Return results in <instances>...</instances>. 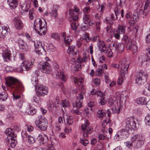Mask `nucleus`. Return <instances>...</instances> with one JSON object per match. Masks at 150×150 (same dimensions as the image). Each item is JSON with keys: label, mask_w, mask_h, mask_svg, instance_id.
<instances>
[{"label": "nucleus", "mask_w": 150, "mask_h": 150, "mask_svg": "<svg viewBox=\"0 0 150 150\" xmlns=\"http://www.w3.org/2000/svg\"><path fill=\"white\" fill-rule=\"evenodd\" d=\"M6 83L8 87L12 89L13 91L21 92L24 90L22 83L13 77H10L7 79Z\"/></svg>", "instance_id": "obj_1"}, {"label": "nucleus", "mask_w": 150, "mask_h": 150, "mask_svg": "<svg viewBox=\"0 0 150 150\" xmlns=\"http://www.w3.org/2000/svg\"><path fill=\"white\" fill-rule=\"evenodd\" d=\"M38 81L35 79L34 81H32L33 84L34 85L35 88V91L37 95L39 96L43 97L47 95L48 92L47 87L45 86L38 84Z\"/></svg>", "instance_id": "obj_2"}, {"label": "nucleus", "mask_w": 150, "mask_h": 150, "mask_svg": "<svg viewBox=\"0 0 150 150\" xmlns=\"http://www.w3.org/2000/svg\"><path fill=\"white\" fill-rule=\"evenodd\" d=\"M81 129L82 133L85 137H88L93 130V128L90 126L89 121L86 119L85 120L84 123L81 125Z\"/></svg>", "instance_id": "obj_3"}, {"label": "nucleus", "mask_w": 150, "mask_h": 150, "mask_svg": "<svg viewBox=\"0 0 150 150\" xmlns=\"http://www.w3.org/2000/svg\"><path fill=\"white\" fill-rule=\"evenodd\" d=\"M130 62L127 61L126 58H124L121 62L119 64L113 63L112 64L111 66L114 68H119L120 66L121 71V76H123L125 73H126L129 67Z\"/></svg>", "instance_id": "obj_4"}, {"label": "nucleus", "mask_w": 150, "mask_h": 150, "mask_svg": "<svg viewBox=\"0 0 150 150\" xmlns=\"http://www.w3.org/2000/svg\"><path fill=\"white\" fill-rule=\"evenodd\" d=\"M38 118L35 121L36 126L42 131H45L48 125V122L46 118L44 116L38 117Z\"/></svg>", "instance_id": "obj_5"}, {"label": "nucleus", "mask_w": 150, "mask_h": 150, "mask_svg": "<svg viewBox=\"0 0 150 150\" xmlns=\"http://www.w3.org/2000/svg\"><path fill=\"white\" fill-rule=\"evenodd\" d=\"M38 68L43 73L49 74L52 70L50 64L46 62H39L38 65Z\"/></svg>", "instance_id": "obj_6"}, {"label": "nucleus", "mask_w": 150, "mask_h": 150, "mask_svg": "<svg viewBox=\"0 0 150 150\" xmlns=\"http://www.w3.org/2000/svg\"><path fill=\"white\" fill-rule=\"evenodd\" d=\"M148 75L146 72H140L137 76L135 81L138 85H140L143 84L147 80Z\"/></svg>", "instance_id": "obj_7"}, {"label": "nucleus", "mask_w": 150, "mask_h": 150, "mask_svg": "<svg viewBox=\"0 0 150 150\" xmlns=\"http://www.w3.org/2000/svg\"><path fill=\"white\" fill-rule=\"evenodd\" d=\"M116 96L117 101H119V103H117L118 109L120 110L122 108L123 105L125 104L127 98L126 96H124L123 94H121L119 92L116 93Z\"/></svg>", "instance_id": "obj_8"}, {"label": "nucleus", "mask_w": 150, "mask_h": 150, "mask_svg": "<svg viewBox=\"0 0 150 150\" xmlns=\"http://www.w3.org/2000/svg\"><path fill=\"white\" fill-rule=\"evenodd\" d=\"M130 132H127L125 129H122L119 131L115 135V139L118 140L128 137L129 136Z\"/></svg>", "instance_id": "obj_9"}, {"label": "nucleus", "mask_w": 150, "mask_h": 150, "mask_svg": "<svg viewBox=\"0 0 150 150\" xmlns=\"http://www.w3.org/2000/svg\"><path fill=\"white\" fill-rule=\"evenodd\" d=\"M79 9L76 5L74 6V10L70 9L69 10V15L71 16V18L74 21H76L78 19L77 15L79 14Z\"/></svg>", "instance_id": "obj_10"}, {"label": "nucleus", "mask_w": 150, "mask_h": 150, "mask_svg": "<svg viewBox=\"0 0 150 150\" xmlns=\"http://www.w3.org/2000/svg\"><path fill=\"white\" fill-rule=\"evenodd\" d=\"M34 43L35 47V51L38 55H45L46 52L43 48V47L40 42H35Z\"/></svg>", "instance_id": "obj_11"}, {"label": "nucleus", "mask_w": 150, "mask_h": 150, "mask_svg": "<svg viewBox=\"0 0 150 150\" xmlns=\"http://www.w3.org/2000/svg\"><path fill=\"white\" fill-rule=\"evenodd\" d=\"M39 20V23L37 22V19H35L34 23V28L35 30H37V28H39V27H45L47 28V22L46 21L43 19H41L40 18H38Z\"/></svg>", "instance_id": "obj_12"}, {"label": "nucleus", "mask_w": 150, "mask_h": 150, "mask_svg": "<svg viewBox=\"0 0 150 150\" xmlns=\"http://www.w3.org/2000/svg\"><path fill=\"white\" fill-rule=\"evenodd\" d=\"M25 106V108H24V109L26 114L31 115H33L36 114V109L30 104L26 103Z\"/></svg>", "instance_id": "obj_13"}, {"label": "nucleus", "mask_w": 150, "mask_h": 150, "mask_svg": "<svg viewBox=\"0 0 150 150\" xmlns=\"http://www.w3.org/2000/svg\"><path fill=\"white\" fill-rule=\"evenodd\" d=\"M6 142L8 147L11 148L14 147L17 143L16 137H12L10 136L7 137Z\"/></svg>", "instance_id": "obj_14"}, {"label": "nucleus", "mask_w": 150, "mask_h": 150, "mask_svg": "<svg viewBox=\"0 0 150 150\" xmlns=\"http://www.w3.org/2000/svg\"><path fill=\"white\" fill-rule=\"evenodd\" d=\"M13 22L15 28L17 30H20L23 27V23L19 17H15L13 19Z\"/></svg>", "instance_id": "obj_15"}, {"label": "nucleus", "mask_w": 150, "mask_h": 150, "mask_svg": "<svg viewBox=\"0 0 150 150\" xmlns=\"http://www.w3.org/2000/svg\"><path fill=\"white\" fill-rule=\"evenodd\" d=\"M32 66L30 64V62L25 61L23 62L20 67V69L22 71H28L30 70Z\"/></svg>", "instance_id": "obj_16"}, {"label": "nucleus", "mask_w": 150, "mask_h": 150, "mask_svg": "<svg viewBox=\"0 0 150 150\" xmlns=\"http://www.w3.org/2000/svg\"><path fill=\"white\" fill-rule=\"evenodd\" d=\"M143 13V7H141L134 11L133 15V18L134 21H137L139 20V17Z\"/></svg>", "instance_id": "obj_17"}, {"label": "nucleus", "mask_w": 150, "mask_h": 150, "mask_svg": "<svg viewBox=\"0 0 150 150\" xmlns=\"http://www.w3.org/2000/svg\"><path fill=\"white\" fill-rule=\"evenodd\" d=\"M144 140L145 139L142 136H139L137 140V142L133 143V144H132V145H133L137 148H139L144 144Z\"/></svg>", "instance_id": "obj_18"}, {"label": "nucleus", "mask_w": 150, "mask_h": 150, "mask_svg": "<svg viewBox=\"0 0 150 150\" xmlns=\"http://www.w3.org/2000/svg\"><path fill=\"white\" fill-rule=\"evenodd\" d=\"M11 54L10 51L6 49L3 51L2 55L4 61L7 62L10 60Z\"/></svg>", "instance_id": "obj_19"}, {"label": "nucleus", "mask_w": 150, "mask_h": 150, "mask_svg": "<svg viewBox=\"0 0 150 150\" xmlns=\"http://www.w3.org/2000/svg\"><path fill=\"white\" fill-rule=\"evenodd\" d=\"M8 29L7 26L4 27L1 24L0 22V37L4 38L8 30Z\"/></svg>", "instance_id": "obj_20"}, {"label": "nucleus", "mask_w": 150, "mask_h": 150, "mask_svg": "<svg viewBox=\"0 0 150 150\" xmlns=\"http://www.w3.org/2000/svg\"><path fill=\"white\" fill-rule=\"evenodd\" d=\"M63 117L64 122H65V120H66L67 124L68 125H72L73 124L74 120L73 117L71 116H68L66 114H64Z\"/></svg>", "instance_id": "obj_21"}, {"label": "nucleus", "mask_w": 150, "mask_h": 150, "mask_svg": "<svg viewBox=\"0 0 150 150\" xmlns=\"http://www.w3.org/2000/svg\"><path fill=\"white\" fill-rule=\"evenodd\" d=\"M18 45L20 49H22L23 52H26L28 50V46L27 44L23 40H19Z\"/></svg>", "instance_id": "obj_22"}, {"label": "nucleus", "mask_w": 150, "mask_h": 150, "mask_svg": "<svg viewBox=\"0 0 150 150\" xmlns=\"http://www.w3.org/2000/svg\"><path fill=\"white\" fill-rule=\"evenodd\" d=\"M131 118L130 117H129L125 120V123L126 124L125 129L127 132H130L131 131Z\"/></svg>", "instance_id": "obj_23"}, {"label": "nucleus", "mask_w": 150, "mask_h": 150, "mask_svg": "<svg viewBox=\"0 0 150 150\" xmlns=\"http://www.w3.org/2000/svg\"><path fill=\"white\" fill-rule=\"evenodd\" d=\"M134 101L136 103L138 104L146 105L147 103L146 98L143 97H139Z\"/></svg>", "instance_id": "obj_24"}, {"label": "nucleus", "mask_w": 150, "mask_h": 150, "mask_svg": "<svg viewBox=\"0 0 150 150\" xmlns=\"http://www.w3.org/2000/svg\"><path fill=\"white\" fill-rule=\"evenodd\" d=\"M141 58H142V66L146 67L148 65L149 62V60L147 58V56L146 55H144L141 56Z\"/></svg>", "instance_id": "obj_25"}, {"label": "nucleus", "mask_w": 150, "mask_h": 150, "mask_svg": "<svg viewBox=\"0 0 150 150\" xmlns=\"http://www.w3.org/2000/svg\"><path fill=\"white\" fill-rule=\"evenodd\" d=\"M67 52L69 55H75L77 54V50L75 49V46H70L67 50Z\"/></svg>", "instance_id": "obj_26"}, {"label": "nucleus", "mask_w": 150, "mask_h": 150, "mask_svg": "<svg viewBox=\"0 0 150 150\" xmlns=\"http://www.w3.org/2000/svg\"><path fill=\"white\" fill-rule=\"evenodd\" d=\"M5 133L8 136L7 137L10 136L15 137L17 136L16 134L14 132V129L10 128H7L5 131Z\"/></svg>", "instance_id": "obj_27"}, {"label": "nucleus", "mask_w": 150, "mask_h": 150, "mask_svg": "<svg viewBox=\"0 0 150 150\" xmlns=\"http://www.w3.org/2000/svg\"><path fill=\"white\" fill-rule=\"evenodd\" d=\"M37 139L40 144H43L47 142V138L45 135L40 134L37 137Z\"/></svg>", "instance_id": "obj_28"}, {"label": "nucleus", "mask_w": 150, "mask_h": 150, "mask_svg": "<svg viewBox=\"0 0 150 150\" xmlns=\"http://www.w3.org/2000/svg\"><path fill=\"white\" fill-rule=\"evenodd\" d=\"M36 32L39 35H42L46 34L47 31V28L39 27L37 28V30H35Z\"/></svg>", "instance_id": "obj_29"}, {"label": "nucleus", "mask_w": 150, "mask_h": 150, "mask_svg": "<svg viewBox=\"0 0 150 150\" xmlns=\"http://www.w3.org/2000/svg\"><path fill=\"white\" fill-rule=\"evenodd\" d=\"M150 2L149 0H146V1L145 6L144 7V11L142 14L146 16L148 13L149 11V4Z\"/></svg>", "instance_id": "obj_30"}, {"label": "nucleus", "mask_w": 150, "mask_h": 150, "mask_svg": "<svg viewBox=\"0 0 150 150\" xmlns=\"http://www.w3.org/2000/svg\"><path fill=\"white\" fill-rule=\"evenodd\" d=\"M7 1L11 8H15L18 5L17 2L16 0H8Z\"/></svg>", "instance_id": "obj_31"}, {"label": "nucleus", "mask_w": 150, "mask_h": 150, "mask_svg": "<svg viewBox=\"0 0 150 150\" xmlns=\"http://www.w3.org/2000/svg\"><path fill=\"white\" fill-rule=\"evenodd\" d=\"M124 48V45L123 44H118L116 48L114 50L115 52L117 53L122 52L123 51Z\"/></svg>", "instance_id": "obj_32"}, {"label": "nucleus", "mask_w": 150, "mask_h": 150, "mask_svg": "<svg viewBox=\"0 0 150 150\" xmlns=\"http://www.w3.org/2000/svg\"><path fill=\"white\" fill-rule=\"evenodd\" d=\"M133 120V124L132 125V129L134 130H136L138 127V124L137 123V120L134 117H132V120Z\"/></svg>", "instance_id": "obj_33"}, {"label": "nucleus", "mask_w": 150, "mask_h": 150, "mask_svg": "<svg viewBox=\"0 0 150 150\" xmlns=\"http://www.w3.org/2000/svg\"><path fill=\"white\" fill-rule=\"evenodd\" d=\"M106 112L105 110L103 109L99 110L97 112V116L100 118H102L104 116L106 115Z\"/></svg>", "instance_id": "obj_34"}, {"label": "nucleus", "mask_w": 150, "mask_h": 150, "mask_svg": "<svg viewBox=\"0 0 150 150\" xmlns=\"http://www.w3.org/2000/svg\"><path fill=\"white\" fill-rule=\"evenodd\" d=\"M125 25H120L118 27L117 30V32H118L120 34H124L125 32Z\"/></svg>", "instance_id": "obj_35"}, {"label": "nucleus", "mask_w": 150, "mask_h": 150, "mask_svg": "<svg viewBox=\"0 0 150 150\" xmlns=\"http://www.w3.org/2000/svg\"><path fill=\"white\" fill-rule=\"evenodd\" d=\"M118 102V101L110 98L108 101V105L110 106H115L116 104L117 105Z\"/></svg>", "instance_id": "obj_36"}, {"label": "nucleus", "mask_w": 150, "mask_h": 150, "mask_svg": "<svg viewBox=\"0 0 150 150\" xmlns=\"http://www.w3.org/2000/svg\"><path fill=\"white\" fill-rule=\"evenodd\" d=\"M30 7V5L25 2L23 5L21 6V8L22 10L26 12H27Z\"/></svg>", "instance_id": "obj_37"}, {"label": "nucleus", "mask_w": 150, "mask_h": 150, "mask_svg": "<svg viewBox=\"0 0 150 150\" xmlns=\"http://www.w3.org/2000/svg\"><path fill=\"white\" fill-rule=\"evenodd\" d=\"M8 97L7 94L5 92H3L0 93V101H4Z\"/></svg>", "instance_id": "obj_38"}, {"label": "nucleus", "mask_w": 150, "mask_h": 150, "mask_svg": "<svg viewBox=\"0 0 150 150\" xmlns=\"http://www.w3.org/2000/svg\"><path fill=\"white\" fill-rule=\"evenodd\" d=\"M73 37L71 36H67L64 39L65 44L67 45H70V43L72 40Z\"/></svg>", "instance_id": "obj_39"}, {"label": "nucleus", "mask_w": 150, "mask_h": 150, "mask_svg": "<svg viewBox=\"0 0 150 150\" xmlns=\"http://www.w3.org/2000/svg\"><path fill=\"white\" fill-rule=\"evenodd\" d=\"M91 39V38L89 37V35L88 33L85 32L83 35V38H81V40H85L88 42H89Z\"/></svg>", "instance_id": "obj_40"}, {"label": "nucleus", "mask_w": 150, "mask_h": 150, "mask_svg": "<svg viewBox=\"0 0 150 150\" xmlns=\"http://www.w3.org/2000/svg\"><path fill=\"white\" fill-rule=\"evenodd\" d=\"M87 60V58L86 54H84L82 57H80L77 60V61L79 63L81 62H86Z\"/></svg>", "instance_id": "obj_41"}, {"label": "nucleus", "mask_w": 150, "mask_h": 150, "mask_svg": "<svg viewBox=\"0 0 150 150\" xmlns=\"http://www.w3.org/2000/svg\"><path fill=\"white\" fill-rule=\"evenodd\" d=\"M62 105L64 109L65 108L69 107L70 105L69 102L66 99L62 100Z\"/></svg>", "instance_id": "obj_42"}, {"label": "nucleus", "mask_w": 150, "mask_h": 150, "mask_svg": "<svg viewBox=\"0 0 150 150\" xmlns=\"http://www.w3.org/2000/svg\"><path fill=\"white\" fill-rule=\"evenodd\" d=\"M83 101H79L76 100L75 102V105L73 103V105L74 107L75 106L77 108H81L82 106V103Z\"/></svg>", "instance_id": "obj_43"}, {"label": "nucleus", "mask_w": 150, "mask_h": 150, "mask_svg": "<svg viewBox=\"0 0 150 150\" xmlns=\"http://www.w3.org/2000/svg\"><path fill=\"white\" fill-rule=\"evenodd\" d=\"M84 93H79L76 97V100L79 101H83V94Z\"/></svg>", "instance_id": "obj_44"}, {"label": "nucleus", "mask_w": 150, "mask_h": 150, "mask_svg": "<svg viewBox=\"0 0 150 150\" xmlns=\"http://www.w3.org/2000/svg\"><path fill=\"white\" fill-rule=\"evenodd\" d=\"M83 81V79L81 78H80L78 80H77V77L74 78V82L76 86L79 85V83L80 84L82 83Z\"/></svg>", "instance_id": "obj_45"}, {"label": "nucleus", "mask_w": 150, "mask_h": 150, "mask_svg": "<svg viewBox=\"0 0 150 150\" xmlns=\"http://www.w3.org/2000/svg\"><path fill=\"white\" fill-rule=\"evenodd\" d=\"M105 45L104 42L102 40H99L98 42V46L100 50L103 48V47Z\"/></svg>", "instance_id": "obj_46"}, {"label": "nucleus", "mask_w": 150, "mask_h": 150, "mask_svg": "<svg viewBox=\"0 0 150 150\" xmlns=\"http://www.w3.org/2000/svg\"><path fill=\"white\" fill-rule=\"evenodd\" d=\"M106 101L104 97L100 98L98 100V103L100 105H104L106 103Z\"/></svg>", "instance_id": "obj_47"}, {"label": "nucleus", "mask_w": 150, "mask_h": 150, "mask_svg": "<svg viewBox=\"0 0 150 150\" xmlns=\"http://www.w3.org/2000/svg\"><path fill=\"white\" fill-rule=\"evenodd\" d=\"M58 76L59 78L62 81H66V78L63 72L60 71L59 73H58Z\"/></svg>", "instance_id": "obj_48"}, {"label": "nucleus", "mask_w": 150, "mask_h": 150, "mask_svg": "<svg viewBox=\"0 0 150 150\" xmlns=\"http://www.w3.org/2000/svg\"><path fill=\"white\" fill-rule=\"evenodd\" d=\"M28 142L31 144H33L35 142V138L30 135L28 136Z\"/></svg>", "instance_id": "obj_49"}, {"label": "nucleus", "mask_w": 150, "mask_h": 150, "mask_svg": "<svg viewBox=\"0 0 150 150\" xmlns=\"http://www.w3.org/2000/svg\"><path fill=\"white\" fill-rule=\"evenodd\" d=\"M50 14L51 16L56 18L57 16L58 15L57 10L56 9H54V8L52 10Z\"/></svg>", "instance_id": "obj_50"}, {"label": "nucleus", "mask_w": 150, "mask_h": 150, "mask_svg": "<svg viewBox=\"0 0 150 150\" xmlns=\"http://www.w3.org/2000/svg\"><path fill=\"white\" fill-rule=\"evenodd\" d=\"M122 11V10L118 7H116L114 10V12L116 16L119 15Z\"/></svg>", "instance_id": "obj_51"}, {"label": "nucleus", "mask_w": 150, "mask_h": 150, "mask_svg": "<svg viewBox=\"0 0 150 150\" xmlns=\"http://www.w3.org/2000/svg\"><path fill=\"white\" fill-rule=\"evenodd\" d=\"M83 22L85 24H87L88 23V20L89 19V17L88 15L85 14L84 15L83 17Z\"/></svg>", "instance_id": "obj_52"}, {"label": "nucleus", "mask_w": 150, "mask_h": 150, "mask_svg": "<svg viewBox=\"0 0 150 150\" xmlns=\"http://www.w3.org/2000/svg\"><path fill=\"white\" fill-rule=\"evenodd\" d=\"M104 21L106 23H108L110 25H112L113 23V21L110 19V18L108 17H106Z\"/></svg>", "instance_id": "obj_53"}, {"label": "nucleus", "mask_w": 150, "mask_h": 150, "mask_svg": "<svg viewBox=\"0 0 150 150\" xmlns=\"http://www.w3.org/2000/svg\"><path fill=\"white\" fill-rule=\"evenodd\" d=\"M137 46L135 44H132V52L133 54H135L137 51Z\"/></svg>", "instance_id": "obj_54"}, {"label": "nucleus", "mask_w": 150, "mask_h": 150, "mask_svg": "<svg viewBox=\"0 0 150 150\" xmlns=\"http://www.w3.org/2000/svg\"><path fill=\"white\" fill-rule=\"evenodd\" d=\"M80 142L81 144L85 146H86L89 143L88 141L85 139H81Z\"/></svg>", "instance_id": "obj_55"}, {"label": "nucleus", "mask_w": 150, "mask_h": 150, "mask_svg": "<svg viewBox=\"0 0 150 150\" xmlns=\"http://www.w3.org/2000/svg\"><path fill=\"white\" fill-rule=\"evenodd\" d=\"M34 14L33 10L32 8L29 11V18L30 20H33V19L34 16Z\"/></svg>", "instance_id": "obj_56"}, {"label": "nucleus", "mask_w": 150, "mask_h": 150, "mask_svg": "<svg viewBox=\"0 0 150 150\" xmlns=\"http://www.w3.org/2000/svg\"><path fill=\"white\" fill-rule=\"evenodd\" d=\"M22 103V101L21 100H20L16 104V106H17L18 109L20 110L23 105Z\"/></svg>", "instance_id": "obj_57"}, {"label": "nucleus", "mask_w": 150, "mask_h": 150, "mask_svg": "<svg viewBox=\"0 0 150 150\" xmlns=\"http://www.w3.org/2000/svg\"><path fill=\"white\" fill-rule=\"evenodd\" d=\"M51 37L57 40L59 39V35L57 33H54L51 35Z\"/></svg>", "instance_id": "obj_58"}, {"label": "nucleus", "mask_w": 150, "mask_h": 150, "mask_svg": "<svg viewBox=\"0 0 150 150\" xmlns=\"http://www.w3.org/2000/svg\"><path fill=\"white\" fill-rule=\"evenodd\" d=\"M80 66V65L77 64L72 65V67H71L72 68V69H73L74 71H76L79 70Z\"/></svg>", "instance_id": "obj_59"}, {"label": "nucleus", "mask_w": 150, "mask_h": 150, "mask_svg": "<svg viewBox=\"0 0 150 150\" xmlns=\"http://www.w3.org/2000/svg\"><path fill=\"white\" fill-rule=\"evenodd\" d=\"M102 13L100 12V13H97L95 15V16L96 19L100 20L102 18Z\"/></svg>", "instance_id": "obj_60"}, {"label": "nucleus", "mask_w": 150, "mask_h": 150, "mask_svg": "<svg viewBox=\"0 0 150 150\" xmlns=\"http://www.w3.org/2000/svg\"><path fill=\"white\" fill-rule=\"evenodd\" d=\"M133 33L136 34L137 32L138 26L137 25L134 24L133 25Z\"/></svg>", "instance_id": "obj_61"}, {"label": "nucleus", "mask_w": 150, "mask_h": 150, "mask_svg": "<svg viewBox=\"0 0 150 150\" xmlns=\"http://www.w3.org/2000/svg\"><path fill=\"white\" fill-rule=\"evenodd\" d=\"M145 122L148 125H150V117L149 116L147 115L145 119Z\"/></svg>", "instance_id": "obj_62"}, {"label": "nucleus", "mask_w": 150, "mask_h": 150, "mask_svg": "<svg viewBox=\"0 0 150 150\" xmlns=\"http://www.w3.org/2000/svg\"><path fill=\"white\" fill-rule=\"evenodd\" d=\"M71 29L73 30H76L77 28L76 25V23L75 22H73L71 24Z\"/></svg>", "instance_id": "obj_63"}, {"label": "nucleus", "mask_w": 150, "mask_h": 150, "mask_svg": "<svg viewBox=\"0 0 150 150\" xmlns=\"http://www.w3.org/2000/svg\"><path fill=\"white\" fill-rule=\"evenodd\" d=\"M98 138L100 140H103L105 139L106 140H107L108 139V138L106 137L104 135L100 134L98 135Z\"/></svg>", "instance_id": "obj_64"}]
</instances>
